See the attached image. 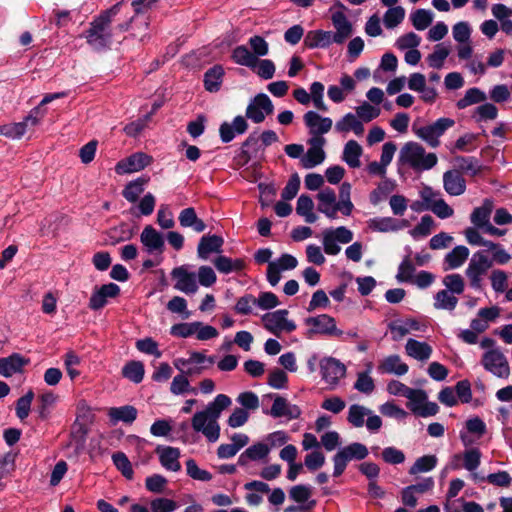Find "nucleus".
Returning a JSON list of instances; mask_svg holds the SVG:
<instances>
[{"instance_id":"obj_1","label":"nucleus","mask_w":512,"mask_h":512,"mask_svg":"<svg viewBox=\"0 0 512 512\" xmlns=\"http://www.w3.org/2000/svg\"><path fill=\"white\" fill-rule=\"evenodd\" d=\"M231 399L225 394H218L205 409L196 412L191 419V426L197 433H202L209 442H216L220 437L218 419L221 413L231 405Z\"/></svg>"},{"instance_id":"obj_2","label":"nucleus","mask_w":512,"mask_h":512,"mask_svg":"<svg viewBox=\"0 0 512 512\" xmlns=\"http://www.w3.org/2000/svg\"><path fill=\"white\" fill-rule=\"evenodd\" d=\"M120 8L121 3H117L100 13L90 23L89 29L85 32V38L93 50L103 51L110 48L113 37L111 23L113 18L119 13Z\"/></svg>"},{"instance_id":"obj_3","label":"nucleus","mask_w":512,"mask_h":512,"mask_svg":"<svg viewBox=\"0 0 512 512\" xmlns=\"http://www.w3.org/2000/svg\"><path fill=\"white\" fill-rule=\"evenodd\" d=\"M438 162L435 153H427L425 148L417 142H407L400 150L398 157L399 169L406 167L415 172L432 169Z\"/></svg>"},{"instance_id":"obj_4","label":"nucleus","mask_w":512,"mask_h":512,"mask_svg":"<svg viewBox=\"0 0 512 512\" xmlns=\"http://www.w3.org/2000/svg\"><path fill=\"white\" fill-rule=\"evenodd\" d=\"M231 59L234 63L250 68L260 78L269 80L273 78L276 67L270 59H255L245 45L236 46L231 53Z\"/></svg>"},{"instance_id":"obj_5","label":"nucleus","mask_w":512,"mask_h":512,"mask_svg":"<svg viewBox=\"0 0 512 512\" xmlns=\"http://www.w3.org/2000/svg\"><path fill=\"white\" fill-rule=\"evenodd\" d=\"M367 447L358 442L351 443L341 448L334 456V471L333 476L339 477L345 471L347 464L351 460H363L368 456Z\"/></svg>"},{"instance_id":"obj_6","label":"nucleus","mask_w":512,"mask_h":512,"mask_svg":"<svg viewBox=\"0 0 512 512\" xmlns=\"http://www.w3.org/2000/svg\"><path fill=\"white\" fill-rule=\"evenodd\" d=\"M454 125V119L442 117L432 124L419 128L413 127V130L417 137L425 141L430 147L436 148L440 145L439 138Z\"/></svg>"},{"instance_id":"obj_7","label":"nucleus","mask_w":512,"mask_h":512,"mask_svg":"<svg viewBox=\"0 0 512 512\" xmlns=\"http://www.w3.org/2000/svg\"><path fill=\"white\" fill-rule=\"evenodd\" d=\"M309 334H320L329 337L343 338L344 331L337 328L336 320L328 314H320L305 319Z\"/></svg>"},{"instance_id":"obj_8","label":"nucleus","mask_w":512,"mask_h":512,"mask_svg":"<svg viewBox=\"0 0 512 512\" xmlns=\"http://www.w3.org/2000/svg\"><path fill=\"white\" fill-rule=\"evenodd\" d=\"M212 365L215 362L214 357H207L202 352H191L188 358H177L173 364L177 370L187 376L200 375L205 369V363Z\"/></svg>"},{"instance_id":"obj_9","label":"nucleus","mask_w":512,"mask_h":512,"mask_svg":"<svg viewBox=\"0 0 512 512\" xmlns=\"http://www.w3.org/2000/svg\"><path fill=\"white\" fill-rule=\"evenodd\" d=\"M492 265L493 262L487 256L485 250L477 251L473 254L466 269V276L470 281L471 287L475 289L481 287L482 276Z\"/></svg>"},{"instance_id":"obj_10","label":"nucleus","mask_w":512,"mask_h":512,"mask_svg":"<svg viewBox=\"0 0 512 512\" xmlns=\"http://www.w3.org/2000/svg\"><path fill=\"white\" fill-rule=\"evenodd\" d=\"M407 408L420 417L434 416L438 413L439 407L434 402L427 401V393L422 389H412L406 397Z\"/></svg>"},{"instance_id":"obj_11","label":"nucleus","mask_w":512,"mask_h":512,"mask_svg":"<svg viewBox=\"0 0 512 512\" xmlns=\"http://www.w3.org/2000/svg\"><path fill=\"white\" fill-rule=\"evenodd\" d=\"M353 239V233L344 226L337 227L336 229H326L323 231V248L324 252L328 255H337L341 248L339 243L347 244Z\"/></svg>"},{"instance_id":"obj_12","label":"nucleus","mask_w":512,"mask_h":512,"mask_svg":"<svg viewBox=\"0 0 512 512\" xmlns=\"http://www.w3.org/2000/svg\"><path fill=\"white\" fill-rule=\"evenodd\" d=\"M483 367L499 378L507 379L510 375L509 363L505 355L499 349H491L483 354Z\"/></svg>"},{"instance_id":"obj_13","label":"nucleus","mask_w":512,"mask_h":512,"mask_svg":"<svg viewBox=\"0 0 512 512\" xmlns=\"http://www.w3.org/2000/svg\"><path fill=\"white\" fill-rule=\"evenodd\" d=\"M288 311L280 309L263 316L264 327L269 332L279 336L282 332L290 333L296 329L294 321L287 318Z\"/></svg>"},{"instance_id":"obj_14","label":"nucleus","mask_w":512,"mask_h":512,"mask_svg":"<svg viewBox=\"0 0 512 512\" xmlns=\"http://www.w3.org/2000/svg\"><path fill=\"white\" fill-rule=\"evenodd\" d=\"M273 111L274 105L270 98L264 93H259L250 100L246 108V117L259 124L265 120L266 115L272 114Z\"/></svg>"},{"instance_id":"obj_15","label":"nucleus","mask_w":512,"mask_h":512,"mask_svg":"<svg viewBox=\"0 0 512 512\" xmlns=\"http://www.w3.org/2000/svg\"><path fill=\"white\" fill-rule=\"evenodd\" d=\"M308 143L310 147L306 154L301 157L300 164L305 169H312L325 160L326 154L323 150V146L326 140L323 137H311Z\"/></svg>"},{"instance_id":"obj_16","label":"nucleus","mask_w":512,"mask_h":512,"mask_svg":"<svg viewBox=\"0 0 512 512\" xmlns=\"http://www.w3.org/2000/svg\"><path fill=\"white\" fill-rule=\"evenodd\" d=\"M322 379L331 386H336L346 374L343 363L333 357H325L320 361Z\"/></svg>"},{"instance_id":"obj_17","label":"nucleus","mask_w":512,"mask_h":512,"mask_svg":"<svg viewBox=\"0 0 512 512\" xmlns=\"http://www.w3.org/2000/svg\"><path fill=\"white\" fill-rule=\"evenodd\" d=\"M171 276L175 280L174 288L185 294H194L198 290L196 273L190 272L187 266L182 265L172 270Z\"/></svg>"},{"instance_id":"obj_18","label":"nucleus","mask_w":512,"mask_h":512,"mask_svg":"<svg viewBox=\"0 0 512 512\" xmlns=\"http://www.w3.org/2000/svg\"><path fill=\"white\" fill-rule=\"evenodd\" d=\"M120 295V287L115 283L104 284L99 288H95L89 299V308L97 311L102 309L108 299L116 298Z\"/></svg>"},{"instance_id":"obj_19","label":"nucleus","mask_w":512,"mask_h":512,"mask_svg":"<svg viewBox=\"0 0 512 512\" xmlns=\"http://www.w3.org/2000/svg\"><path fill=\"white\" fill-rule=\"evenodd\" d=\"M151 162V156L137 152L119 161L115 166V172L119 175L138 172L147 167Z\"/></svg>"},{"instance_id":"obj_20","label":"nucleus","mask_w":512,"mask_h":512,"mask_svg":"<svg viewBox=\"0 0 512 512\" xmlns=\"http://www.w3.org/2000/svg\"><path fill=\"white\" fill-rule=\"evenodd\" d=\"M140 241L149 254H162L165 250L164 236L152 225L144 227L140 234Z\"/></svg>"},{"instance_id":"obj_21","label":"nucleus","mask_w":512,"mask_h":512,"mask_svg":"<svg viewBox=\"0 0 512 512\" xmlns=\"http://www.w3.org/2000/svg\"><path fill=\"white\" fill-rule=\"evenodd\" d=\"M303 120L312 137H323L330 131L332 120L329 117H322L315 111H308L304 114Z\"/></svg>"},{"instance_id":"obj_22","label":"nucleus","mask_w":512,"mask_h":512,"mask_svg":"<svg viewBox=\"0 0 512 512\" xmlns=\"http://www.w3.org/2000/svg\"><path fill=\"white\" fill-rule=\"evenodd\" d=\"M331 20L334 28L336 29L335 32L331 31V36L334 40V43H344L349 37H351L353 33V27L351 22L348 20L347 16L341 11L333 13Z\"/></svg>"},{"instance_id":"obj_23","label":"nucleus","mask_w":512,"mask_h":512,"mask_svg":"<svg viewBox=\"0 0 512 512\" xmlns=\"http://www.w3.org/2000/svg\"><path fill=\"white\" fill-rule=\"evenodd\" d=\"M443 187L449 195L460 196L466 190V180L459 170H448L443 174Z\"/></svg>"},{"instance_id":"obj_24","label":"nucleus","mask_w":512,"mask_h":512,"mask_svg":"<svg viewBox=\"0 0 512 512\" xmlns=\"http://www.w3.org/2000/svg\"><path fill=\"white\" fill-rule=\"evenodd\" d=\"M248 129V123L241 115L236 116L232 123L223 122L220 125L219 133L222 142L228 143L232 141L236 135L244 134Z\"/></svg>"},{"instance_id":"obj_25","label":"nucleus","mask_w":512,"mask_h":512,"mask_svg":"<svg viewBox=\"0 0 512 512\" xmlns=\"http://www.w3.org/2000/svg\"><path fill=\"white\" fill-rule=\"evenodd\" d=\"M156 454L159 457L161 465L169 471L178 472L181 469L179 462L180 450L171 446H158Z\"/></svg>"},{"instance_id":"obj_26","label":"nucleus","mask_w":512,"mask_h":512,"mask_svg":"<svg viewBox=\"0 0 512 512\" xmlns=\"http://www.w3.org/2000/svg\"><path fill=\"white\" fill-rule=\"evenodd\" d=\"M269 413L274 418L286 417L292 420L300 417L301 409L297 405L290 404L285 398L276 396Z\"/></svg>"},{"instance_id":"obj_27","label":"nucleus","mask_w":512,"mask_h":512,"mask_svg":"<svg viewBox=\"0 0 512 512\" xmlns=\"http://www.w3.org/2000/svg\"><path fill=\"white\" fill-rule=\"evenodd\" d=\"M223 244L224 240L221 236L215 234L202 236L197 247L198 257L206 260L210 254L220 253Z\"/></svg>"},{"instance_id":"obj_28","label":"nucleus","mask_w":512,"mask_h":512,"mask_svg":"<svg viewBox=\"0 0 512 512\" xmlns=\"http://www.w3.org/2000/svg\"><path fill=\"white\" fill-rule=\"evenodd\" d=\"M406 354L420 362H426L432 355L433 348L427 342L410 338L405 345Z\"/></svg>"},{"instance_id":"obj_29","label":"nucleus","mask_w":512,"mask_h":512,"mask_svg":"<svg viewBox=\"0 0 512 512\" xmlns=\"http://www.w3.org/2000/svg\"><path fill=\"white\" fill-rule=\"evenodd\" d=\"M332 43H334V40L331 36V31L310 30L304 37V45L309 49H325Z\"/></svg>"},{"instance_id":"obj_30","label":"nucleus","mask_w":512,"mask_h":512,"mask_svg":"<svg viewBox=\"0 0 512 512\" xmlns=\"http://www.w3.org/2000/svg\"><path fill=\"white\" fill-rule=\"evenodd\" d=\"M137 414V409L132 405L111 407L107 413L109 420L113 425H116L119 422L131 424L136 420Z\"/></svg>"},{"instance_id":"obj_31","label":"nucleus","mask_w":512,"mask_h":512,"mask_svg":"<svg viewBox=\"0 0 512 512\" xmlns=\"http://www.w3.org/2000/svg\"><path fill=\"white\" fill-rule=\"evenodd\" d=\"M493 202L485 199L481 206L476 207L470 215L471 223L478 229L484 230L490 224Z\"/></svg>"},{"instance_id":"obj_32","label":"nucleus","mask_w":512,"mask_h":512,"mask_svg":"<svg viewBox=\"0 0 512 512\" xmlns=\"http://www.w3.org/2000/svg\"><path fill=\"white\" fill-rule=\"evenodd\" d=\"M270 447L262 442H258L248 447L238 458V465L246 466L249 461H259L268 456Z\"/></svg>"},{"instance_id":"obj_33","label":"nucleus","mask_w":512,"mask_h":512,"mask_svg":"<svg viewBox=\"0 0 512 512\" xmlns=\"http://www.w3.org/2000/svg\"><path fill=\"white\" fill-rule=\"evenodd\" d=\"M378 370L381 373L395 374L397 376L405 375L409 367L404 363L400 356L397 354L387 356L378 365Z\"/></svg>"},{"instance_id":"obj_34","label":"nucleus","mask_w":512,"mask_h":512,"mask_svg":"<svg viewBox=\"0 0 512 512\" xmlns=\"http://www.w3.org/2000/svg\"><path fill=\"white\" fill-rule=\"evenodd\" d=\"M215 268L223 274H229L232 272H241L246 267V262L244 259L235 258L232 259L230 257L220 255L216 257L213 261Z\"/></svg>"},{"instance_id":"obj_35","label":"nucleus","mask_w":512,"mask_h":512,"mask_svg":"<svg viewBox=\"0 0 512 512\" xmlns=\"http://www.w3.org/2000/svg\"><path fill=\"white\" fill-rule=\"evenodd\" d=\"M225 71L222 65L216 64L204 74V87L208 92H218L221 88Z\"/></svg>"},{"instance_id":"obj_36","label":"nucleus","mask_w":512,"mask_h":512,"mask_svg":"<svg viewBox=\"0 0 512 512\" xmlns=\"http://www.w3.org/2000/svg\"><path fill=\"white\" fill-rule=\"evenodd\" d=\"M179 223L184 228H192L195 232H203L206 229V224L198 218L196 211L192 207L183 209L178 217Z\"/></svg>"},{"instance_id":"obj_37","label":"nucleus","mask_w":512,"mask_h":512,"mask_svg":"<svg viewBox=\"0 0 512 512\" xmlns=\"http://www.w3.org/2000/svg\"><path fill=\"white\" fill-rule=\"evenodd\" d=\"M27 363L22 356L14 353L6 358H0V374L10 377L21 371L22 367Z\"/></svg>"},{"instance_id":"obj_38","label":"nucleus","mask_w":512,"mask_h":512,"mask_svg":"<svg viewBox=\"0 0 512 512\" xmlns=\"http://www.w3.org/2000/svg\"><path fill=\"white\" fill-rule=\"evenodd\" d=\"M363 149L360 144L355 140H349L343 149L342 159L351 168L360 167V157Z\"/></svg>"},{"instance_id":"obj_39","label":"nucleus","mask_w":512,"mask_h":512,"mask_svg":"<svg viewBox=\"0 0 512 512\" xmlns=\"http://www.w3.org/2000/svg\"><path fill=\"white\" fill-rule=\"evenodd\" d=\"M469 257V249L466 246L459 245L453 248L444 258L447 265L445 270L456 269L460 267Z\"/></svg>"},{"instance_id":"obj_40","label":"nucleus","mask_w":512,"mask_h":512,"mask_svg":"<svg viewBox=\"0 0 512 512\" xmlns=\"http://www.w3.org/2000/svg\"><path fill=\"white\" fill-rule=\"evenodd\" d=\"M149 178L139 177L130 181L122 191L123 197L131 203H135L139 196L144 192V187L148 183Z\"/></svg>"},{"instance_id":"obj_41","label":"nucleus","mask_w":512,"mask_h":512,"mask_svg":"<svg viewBox=\"0 0 512 512\" xmlns=\"http://www.w3.org/2000/svg\"><path fill=\"white\" fill-rule=\"evenodd\" d=\"M314 202L308 195L302 194L297 200L296 213L304 217L309 224L316 222L317 215L313 212Z\"/></svg>"},{"instance_id":"obj_42","label":"nucleus","mask_w":512,"mask_h":512,"mask_svg":"<svg viewBox=\"0 0 512 512\" xmlns=\"http://www.w3.org/2000/svg\"><path fill=\"white\" fill-rule=\"evenodd\" d=\"M458 304V298L448 290H440L434 296V307L439 310L453 311Z\"/></svg>"},{"instance_id":"obj_43","label":"nucleus","mask_w":512,"mask_h":512,"mask_svg":"<svg viewBox=\"0 0 512 512\" xmlns=\"http://www.w3.org/2000/svg\"><path fill=\"white\" fill-rule=\"evenodd\" d=\"M371 413V410L362 405L352 404L348 410L347 421L353 427L360 428L365 423V417L370 415Z\"/></svg>"},{"instance_id":"obj_44","label":"nucleus","mask_w":512,"mask_h":512,"mask_svg":"<svg viewBox=\"0 0 512 512\" xmlns=\"http://www.w3.org/2000/svg\"><path fill=\"white\" fill-rule=\"evenodd\" d=\"M486 100V95L479 88H469L465 95L456 103L458 109H465L468 106L481 103Z\"/></svg>"},{"instance_id":"obj_45","label":"nucleus","mask_w":512,"mask_h":512,"mask_svg":"<svg viewBox=\"0 0 512 512\" xmlns=\"http://www.w3.org/2000/svg\"><path fill=\"white\" fill-rule=\"evenodd\" d=\"M144 373V365L140 361H130L122 369V375L136 384L143 380Z\"/></svg>"},{"instance_id":"obj_46","label":"nucleus","mask_w":512,"mask_h":512,"mask_svg":"<svg viewBox=\"0 0 512 512\" xmlns=\"http://www.w3.org/2000/svg\"><path fill=\"white\" fill-rule=\"evenodd\" d=\"M454 162L457 170H459L461 173L465 172L474 176L477 175L481 170L479 161L474 157L456 156L454 158Z\"/></svg>"},{"instance_id":"obj_47","label":"nucleus","mask_w":512,"mask_h":512,"mask_svg":"<svg viewBox=\"0 0 512 512\" xmlns=\"http://www.w3.org/2000/svg\"><path fill=\"white\" fill-rule=\"evenodd\" d=\"M437 457L435 455H425L419 457L409 469L410 475L428 472L433 470L437 465Z\"/></svg>"},{"instance_id":"obj_48","label":"nucleus","mask_w":512,"mask_h":512,"mask_svg":"<svg viewBox=\"0 0 512 512\" xmlns=\"http://www.w3.org/2000/svg\"><path fill=\"white\" fill-rule=\"evenodd\" d=\"M188 377L189 376L181 372L176 375L171 382L170 392L174 395H181L188 392L196 394L197 390L194 387H191Z\"/></svg>"},{"instance_id":"obj_49","label":"nucleus","mask_w":512,"mask_h":512,"mask_svg":"<svg viewBox=\"0 0 512 512\" xmlns=\"http://www.w3.org/2000/svg\"><path fill=\"white\" fill-rule=\"evenodd\" d=\"M395 189V183L392 180L385 179L378 184L377 188L370 193V202L373 205L379 204Z\"/></svg>"},{"instance_id":"obj_50","label":"nucleus","mask_w":512,"mask_h":512,"mask_svg":"<svg viewBox=\"0 0 512 512\" xmlns=\"http://www.w3.org/2000/svg\"><path fill=\"white\" fill-rule=\"evenodd\" d=\"M389 9L385 12L383 22L386 28L392 29L398 26L405 17V10L401 6L388 7Z\"/></svg>"},{"instance_id":"obj_51","label":"nucleus","mask_w":512,"mask_h":512,"mask_svg":"<svg viewBox=\"0 0 512 512\" xmlns=\"http://www.w3.org/2000/svg\"><path fill=\"white\" fill-rule=\"evenodd\" d=\"M449 53L450 50L448 47L443 44L436 45L433 53L429 54L427 57L429 66L435 69H441Z\"/></svg>"},{"instance_id":"obj_52","label":"nucleus","mask_w":512,"mask_h":512,"mask_svg":"<svg viewBox=\"0 0 512 512\" xmlns=\"http://www.w3.org/2000/svg\"><path fill=\"white\" fill-rule=\"evenodd\" d=\"M248 44L250 47L251 55L255 59H259L260 57H264L269 52V44L268 42L259 35H254L249 38Z\"/></svg>"},{"instance_id":"obj_53","label":"nucleus","mask_w":512,"mask_h":512,"mask_svg":"<svg viewBox=\"0 0 512 512\" xmlns=\"http://www.w3.org/2000/svg\"><path fill=\"white\" fill-rule=\"evenodd\" d=\"M412 25L416 30H425L433 21L432 12L425 9H417L410 16Z\"/></svg>"},{"instance_id":"obj_54","label":"nucleus","mask_w":512,"mask_h":512,"mask_svg":"<svg viewBox=\"0 0 512 512\" xmlns=\"http://www.w3.org/2000/svg\"><path fill=\"white\" fill-rule=\"evenodd\" d=\"M312 493V487L299 484L290 488L289 498L300 505H306L305 503L311 498Z\"/></svg>"},{"instance_id":"obj_55","label":"nucleus","mask_w":512,"mask_h":512,"mask_svg":"<svg viewBox=\"0 0 512 512\" xmlns=\"http://www.w3.org/2000/svg\"><path fill=\"white\" fill-rule=\"evenodd\" d=\"M434 224V219L430 215H424L420 222L410 231V235L414 239L426 237L431 234Z\"/></svg>"},{"instance_id":"obj_56","label":"nucleus","mask_w":512,"mask_h":512,"mask_svg":"<svg viewBox=\"0 0 512 512\" xmlns=\"http://www.w3.org/2000/svg\"><path fill=\"white\" fill-rule=\"evenodd\" d=\"M112 460L116 468L127 479L133 478V468L128 457L123 452H116L112 455Z\"/></svg>"},{"instance_id":"obj_57","label":"nucleus","mask_w":512,"mask_h":512,"mask_svg":"<svg viewBox=\"0 0 512 512\" xmlns=\"http://www.w3.org/2000/svg\"><path fill=\"white\" fill-rule=\"evenodd\" d=\"M350 192L351 185L347 182L342 183L340 186V200L338 201V203L341 206V213L345 216L351 215L352 210L354 208V205L350 200Z\"/></svg>"},{"instance_id":"obj_58","label":"nucleus","mask_w":512,"mask_h":512,"mask_svg":"<svg viewBox=\"0 0 512 512\" xmlns=\"http://www.w3.org/2000/svg\"><path fill=\"white\" fill-rule=\"evenodd\" d=\"M186 472L194 480L208 482L212 479V474L207 470L199 468L194 459L186 461Z\"/></svg>"},{"instance_id":"obj_59","label":"nucleus","mask_w":512,"mask_h":512,"mask_svg":"<svg viewBox=\"0 0 512 512\" xmlns=\"http://www.w3.org/2000/svg\"><path fill=\"white\" fill-rule=\"evenodd\" d=\"M481 456L478 448L467 449L462 455L464 468L471 472L476 470L481 463Z\"/></svg>"},{"instance_id":"obj_60","label":"nucleus","mask_w":512,"mask_h":512,"mask_svg":"<svg viewBox=\"0 0 512 512\" xmlns=\"http://www.w3.org/2000/svg\"><path fill=\"white\" fill-rule=\"evenodd\" d=\"M415 266L409 256H406L398 267L396 279L399 282H411L414 278Z\"/></svg>"},{"instance_id":"obj_61","label":"nucleus","mask_w":512,"mask_h":512,"mask_svg":"<svg viewBox=\"0 0 512 512\" xmlns=\"http://www.w3.org/2000/svg\"><path fill=\"white\" fill-rule=\"evenodd\" d=\"M370 227L379 232L397 231L402 226L392 217L376 218L371 221Z\"/></svg>"},{"instance_id":"obj_62","label":"nucleus","mask_w":512,"mask_h":512,"mask_svg":"<svg viewBox=\"0 0 512 512\" xmlns=\"http://www.w3.org/2000/svg\"><path fill=\"white\" fill-rule=\"evenodd\" d=\"M198 326L199 322L197 321L174 324L170 329V334L175 337L188 338L196 333Z\"/></svg>"},{"instance_id":"obj_63","label":"nucleus","mask_w":512,"mask_h":512,"mask_svg":"<svg viewBox=\"0 0 512 512\" xmlns=\"http://www.w3.org/2000/svg\"><path fill=\"white\" fill-rule=\"evenodd\" d=\"M446 289L453 294H462L465 288L464 279L460 274H449L443 279Z\"/></svg>"},{"instance_id":"obj_64","label":"nucleus","mask_w":512,"mask_h":512,"mask_svg":"<svg viewBox=\"0 0 512 512\" xmlns=\"http://www.w3.org/2000/svg\"><path fill=\"white\" fill-rule=\"evenodd\" d=\"M152 512H173L178 508L177 503L169 498H156L150 503Z\"/></svg>"}]
</instances>
